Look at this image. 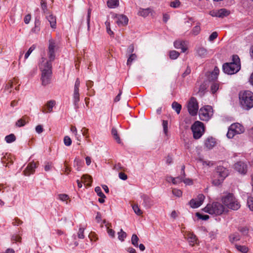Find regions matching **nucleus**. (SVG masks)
Returning <instances> with one entry per match:
<instances>
[{
    "label": "nucleus",
    "mask_w": 253,
    "mask_h": 253,
    "mask_svg": "<svg viewBox=\"0 0 253 253\" xmlns=\"http://www.w3.org/2000/svg\"><path fill=\"white\" fill-rule=\"evenodd\" d=\"M39 67L42 72L41 77L42 84L44 86L46 85L49 83L52 73L51 64L49 62L47 61L45 58L42 57Z\"/></svg>",
    "instance_id": "f257e3e1"
},
{
    "label": "nucleus",
    "mask_w": 253,
    "mask_h": 253,
    "mask_svg": "<svg viewBox=\"0 0 253 253\" xmlns=\"http://www.w3.org/2000/svg\"><path fill=\"white\" fill-rule=\"evenodd\" d=\"M240 103L245 110H249L253 107V93L249 90L241 91L239 94Z\"/></svg>",
    "instance_id": "f03ea898"
},
{
    "label": "nucleus",
    "mask_w": 253,
    "mask_h": 253,
    "mask_svg": "<svg viewBox=\"0 0 253 253\" xmlns=\"http://www.w3.org/2000/svg\"><path fill=\"white\" fill-rule=\"evenodd\" d=\"M241 68L240 60L237 55L232 56V62L224 63L222 66L224 72L227 74H234L239 71Z\"/></svg>",
    "instance_id": "7ed1b4c3"
},
{
    "label": "nucleus",
    "mask_w": 253,
    "mask_h": 253,
    "mask_svg": "<svg viewBox=\"0 0 253 253\" xmlns=\"http://www.w3.org/2000/svg\"><path fill=\"white\" fill-rule=\"evenodd\" d=\"M221 200L224 206L230 210L237 211L241 207V205L238 200L232 193H228L225 196L222 197Z\"/></svg>",
    "instance_id": "20e7f679"
},
{
    "label": "nucleus",
    "mask_w": 253,
    "mask_h": 253,
    "mask_svg": "<svg viewBox=\"0 0 253 253\" xmlns=\"http://www.w3.org/2000/svg\"><path fill=\"white\" fill-rule=\"evenodd\" d=\"M225 210L224 206L218 202H214L212 205L208 204L204 211L211 214L220 215Z\"/></svg>",
    "instance_id": "39448f33"
},
{
    "label": "nucleus",
    "mask_w": 253,
    "mask_h": 253,
    "mask_svg": "<svg viewBox=\"0 0 253 253\" xmlns=\"http://www.w3.org/2000/svg\"><path fill=\"white\" fill-rule=\"evenodd\" d=\"M193 137L195 139H199L203 134L205 128L203 124L200 121H196L191 126Z\"/></svg>",
    "instance_id": "423d86ee"
},
{
    "label": "nucleus",
    "mask_w": 253,
    "mask_h": 253,
    "mask_svg": "<svg viewBox=\"0 0 253 253\" xmlns=\"http://www.w3.org/2000/svg\"><path fill=\"white\" fill-rule=\"evenodd\" d=\"M212 108L210 106L202 108L199 110V115L200 119L204 121H208L212 116Z\"/></svg>",
    "instance_id": "0eeeda50"
},
{
    "label": "nucleus",
    "mask_w": 253,
    "mask_h": 253,
    "mask_svg": "<svg viewBox=\"0 0 253 253\" xmlns=\"http://www.w3.org/2000/svg\"><path fill=\"white\" fill-rule=\"evenodd\" d=\"M189 113L193 116L197 115L199 109L198 103L197 99L194 97H191L187 104Z\"/></svg>",
    "instance_id": "6e6552de"
},
{
    "label": "nucleus",
    "mask_w": 253,
    "mask_h": 253,
    "mask_svg": "<svg viewBox=\"0 0 253 253\" xmlns=\"http://www.w3.org/2000/svg\"><path fill=\"white\" fill-rule=\"evenodd\" d=\"M80 80L78 78H77L75 83L74 93L73 95V103L76 109H78L79 108L78 102L80 101Z\"/></svg>",
    "instance_id": "1a4fd4ad"
},
{
    "label": "nucleus",
    "mask_w": 253,
    "mask_h": 253,
    "mask_svg": "<svg viewBox=\"0 0 253 253\" xmlns=\"http://www.w3.org/2000/svg\"><path fill=\"white\" fill-rule=\"evenodd\" d=\"M205 196L202 194H199L195 199H191L189 202V204L192 208H197L199 207L205 200Z\"/></svg>",
    "instance_id": "9d476101"
},
{
    "label": "nucleus",
    "mask_w": 253,
    "mask_h": 253,
    "mask_svg": "<svg viewBox=\"0 0 253 253\" xmlns=\"http://www.w3.org/2000/svg\"><path fill=\"white\" fill-rule=\"evenodd\" d=\"M227 170L223 167H218L216 171L214 173V177L223 180L227 176Z\"/></svg>",
    "instance_id": "9b49d317"
},
{
    "label": "nucleus",
    "mask_w": 253,
    "mask_h": 253,
    "mask_svg": "<svg viewBox=\"0 0 253 253\" xmlns=\"http://www.w3.org/2000/svg\"><path fill=\"white\" fill-rule=\"evenodd\" d=\"M235 169L239 173L242 174H245L248 169L247 165L243 162H238L234 165Z\"/></svg>",
    "instance_id": "f8f14e48"
},
{
    "label": "nucleus",
    "mask_w": 253,
    "mask_h": 253,
    "mask_svg": "<svg viewBox=\"0 0 253 253\" xmlns=\"http://www.w3.org/2000/svg\"><path fill=\"white\" fill-rule=\"evenodd\" d=\"M143 200L142 205L146 209H150L154 205V201L149 196L143 195L141 196Z\"/></svg>",
    "instance_id": "ddd939ff"
},
{
    "label": "nucleus",
    "mask_w": 253,
    "mask_h": 253,
    "mask_svg": "<svg viewBox=\"0 0 253 253\" xmlns=\"http://www.w3.org/2000/svg\"><path fill=\"white\" fill-rule=\"evenodd\" d=\"M37 167V163L34 162L29 163L26 169L23 171L24 175L29 176L31 174H33Z\"/></svg>",
    "instance_id": "4468645a"
},
{
    "label": "nucleus",
    "mask_w": 253,
    "mask_h": 253,
    "mask_svg": "<svg viewBox=\"0 0 253 253\" xmlns=\"http://www.w3.org/2000/svg\"><path fill=\"white\" fill-rule=\"evenodd\" d=\"M195 51L197 55L201 58H206L208 55V50L204 47L199 45L196 47Z\"/></svg>",
    "instance_id": "2eb2a0df"
},
{
    "label": "nucleus",
    "mask_w": 253,
    "mask_h": 253,
    "mask_svg": "<svg viewBox=\"0 0 253 253\" xmlns=\"http://www.w3.org/2000/svg\"><path fill=\"white\" fill-rule=\"evenodd\" d=\"M174 46L177 49L180 48L182 52H185L187 49V42L180 40L176 41L174 42Z\"/></svg>",
    "instance_id": "dca6fc26"
},
{
    "label": "nucleus",
    "mask_w": 253,
    "mask_h": 253,
    "mask_svg": "<svg viewBox=\"0 0 253 253\" xmlns=\"http://www.w3.org/2000/svg\"><path fill=\"white\" fill-rule=\"evenodd\" d=\"M230 127L237 134H241L245 131L244 126L239 123L233 124L230 126Z\"/></svg>",
    "instance_id": "f3484780"
},
{
    "label": "nucleus",
    "mask_w": 253,
    "mask_h": 253,
    "mask_svg": "<svg viewBox=\"0 0 253 253\" xmlns=\"http://www.w3.org/2000/svg\"><path fill=\"white\" fill-rule=\"evenodd\" d=\"M116 22L119 26L126 25L128 23V18L124 15H119L116 17Z\"/></svg>",
    "instance_id": "a211bd4d"
},
{
    "label": "nucleus",
    "mask_w": 253,
    "mask_h": 253,
    "mask_svg": "<svg viewBox=\"0 0 253 253\" xmlns=\"http://www.w3.org/2000/svg\"><path fill=\"white\" fill-rule=\"evenodd\" d=\"M215 145L216 141L212 137L208 138L205 141V146L208 149H211Z\"/></svg>",
    "instance_id": "6ab92c4d"
},
{
    "label": "nucleus",
    "mask_w": 253,
    "mask_h": 253,
    "mask_svg": "<svg viewBox=\"0 0 253 253\" xmlns=\"http://www.w3.org/2000/svg\"><path fill=\"white\" fill-rule=\"evenodd\" d=\"M46 18L49 21L50 24V27L52 28L55 29L56 27V17L54 16L52 14L48 13L46 15Z\"/></svg>",
    "instance_id": "aec40b11"
},
{
    "label": "nucleus",
    "mask_w": 253,
    "mask_h": 253,
    "mask_svg": "<svg viewBox=\"0 0 253 253\" xmlns=\"http://www.w3.org/2000/svg\"><path fill=\"white\" fill-rule=\"evenodd\" d=\"M185 237L188 240L189 244L191 246H193L197 241L196 236L193 233H188Z\"/></svg>",
    "instance_id": "412c9836"
},
{
    "label": "nucleus",
    "mask_w": 253,
    "mask_h": 253,
    "mask_svg": "<svg viewBox=\"0 0 253 253\" xmlns=\"http://www.w3.org/2000/svg\"><path fill=\"white\" fill-rule=\"evenodd\" d=\"M55 105V101L54 100H50L48 101L46 104L47 110L45 111L43 108L42 110V112L46 113L51 112L52 111V108Z\"/></svg>",
    "instance_id": "4be33fe9"
},
{
    "label": "nucleus",
    "mask_w": 253,
    "mask_h": 253,
    "mask_svg": "<svg viewBox=\"0 0 253 253\" xmlns=\"http://www.w3.org/2000/svg\"><path fill=\"white\" fill-rule=\"evenodd\" d=\"M219 73V70L217 67H215L213 71L210 73L209 76L210 80L213 81L217 78L218 75Z\"/></svg>",
    "instance_id": "5701e85b"
},
{
    "label": "nucleus",
    "mask_w": 253,
    "mask_h": 253,
    "mask_svg": "<svg viewBox=\"0 0 253 253\" xmlns=\"http://www.w3.org/2000/svg\"><path fill=\"white\" fill-rule=\"evenodd\" d=\"M107 6L110 8H114L119 6V0H108L107 2Z\"/></svg>",
    "instance_id": "b1692460"
},
{
    "label": "nucleus",
    "mask_w": 253,
    "mask_h": 253,
    "mask_svg": "<svg viewBox=\"0 0 253 253\" xmlns=\"http://www.w3.org/2000/svg\"><path fill=\"white\" fill-rule=\"evenodd\" d=\"M47 55L49 58V60L47 61L49 62L51 64V62L53 61L55 57V52L52 50V48H48Z\"/></svg>",
    "instance_id": "393cba45"
},
{
    "label": "nucleus",
    "mask_w": 253,
    "mask_h": 253,
    "mask_svg": "<svg viewBox=\"0 0 253 253\" xmlns=\"http://www.w3.org/2000/svg\"><path fill=\"white\" fill-rule=\"evenodd\" d=\"M201 24L200 22H197L196 25L193 28L191 33L194 36L198 35L201 31Z\"/></svg>",
    "instance_id": "a878e982"
},
{
    "label": "nucleus",
    "mask_w": 253,
    "mask_h": 253,
    "mask_svg": "<svg viewBox=\"0 0 253 253\" xmlns=\"http://www.w3.org/2000/svg\"><path fill=\"white\" fill-rule=\"evenodd\" d=\"M82 179L84 183H86V185L87 186H90L91 185V183L92 182V178L89 175L87 174L84 175L82 177Z\"/></svg>",
    "instance_id": "bb28decb"
},
{
    "label": "nucleus",
    "mask_w": 253,
    "mask_h": 253,
    "mask_svg": "<svg viewBox=\"0 0 253 253\" xmlns=\"http://www.w3.org/2000/svg\"><path fill=\"white\" fill-rule=\"evenodd\" d=\"M48 42H49V44H48V48L50 49V48H51L52 50L55 52L57 50V48H58L57 44V42H56V41L52 39H50L49 40Z\"/></svg>",
    "instance_id": "cd10ccee"
},
{
    "label": "nucleus",
    "mask_w": 253,
    "mask_h": 253,
    "mask_svg": "<svg viewBox=\"0 0 253 253\" xmlns=\"http://www.w3.org/2000/svg\"><path fill=\"white\" fill-rule=\"evenodd\" d=\"M217 11L218 13V17L220 18L226 17L230 14V12L225 8H222Z\"/></svg>",
    "instance_id": "c85d7f7f"
},
{
    "label": "nucleus",
    "mask_w": 253,
    "mask_h": 253,
    "mask_svg": "<svg viewBox=\"0 0 253 253\" xmlns=\"http://www.w3.org/2000/svg\"><path fill=\"white\" fill-rule=\"evenodd\" d=\"M172 108L179 114L181 109V105L176 101L173 102L171 105Z\"/></svg>",
    "instance_id": "c756f323"
},
{
    "label": "nucleus",
    "mask_w": 253,
    "mask_h": 253,
    "mask_svg": "<svg viewBox=\"0 0 253 253\" xmlns=\"http://www.w3.org/2000/svg\"><path fill=\"white\" fill-rule=\"evenodd\" d=\"M112 135L113 136L114 138L116 140L118 143H121V141L119 135L118 134L117 130L116 128H113L111 131Z\"/></svg>",
    "instance_id": "7c9ffc66"
},
{
    "label": "nucleus",
    "mask_w": 253,
    "mask_h": 253,
    "mask_svg": "<svg viewBox=\"0 0 253 253\" xmlns=\"http://www.w3.org/2000/svg\"><path fill=\"white\" fill-rule=\"evenodd\" d=\"M240 236L238 233L232 234L229 236L230 241L232 243L240 240Z\"/></svg>",
    "instance_id": "2f4dec72"
},
{
    "label": "nucleus",
    "mask_w": 253,
    "mask_h": 253,
    "mask_svg": "<svg viewBox=\"0 0 253 253\" xmlns=\"http://www.w3.org/2000/svg\"><path fill=\"white\" fill-rule=\"evenodd\" d=\"M85 230L84 227H80L79 230L77 232V237L79 239H83L84 238V231Z\"/></svg>",
    "instance_id": "473e14b6"
},
{
    "label": "nucleus",
    "mask_w": 253,
    "mask_h": 253,
    "mask_svg": "<svg viewBox=\"0 0 253 253\" xmlns=\"http://www.w3.org/2000/svg\"><path fill=\"white\" fill-rule=\"evenodd\" d=\"M16 140V137L13 134H10L5 137V140L8 143L14 142Z\"/></svg>",
    "instance_id": "72a5a7b5"
},
{
    "label": "nucleus",
    "mask_w": 253,
    "mask_h": 253,
    "mask_svg": "<svg viewBox=\"0 0 253 253\" xmlns=\"http://www.w3.org/2000/svg\"><path fill=\"white\" fill-rule=\"evenodd\" d=\"M139 238L136 234H133L131 237V244L136 247H138V242Z\"/></svg>",
    "instance_id": "f704fd0d"
},
{
    "label": "nucleus",
    "mask_w": 253,
    "mask_h": 253,
    "mask_svg": "<svg viewBox=\"0 0 253 253\" xmlns=\"http://www.w3.org/2000/svg\"><path fill=\"white\" fill-rule=\"evenodd\" d=\"M118 238L121 241H124L126 237V233L124 232L123 229H121L120 231L118 233Z\"/></svg>",
    "instance_id": "c9c22d12"
},
{
    "label": "nucleus",
    "mask_w": 253,
    "mask_h": 253,
    "mask_svg": "<svg viewBox=\"0 0 253 253\" xmlns=\"http://www.w3.org/2000/svg\"><path fill=\"white\" fill-rule=\"evenodd\" d=\"M132 209L134 211V212L137 215H141L142 214L143 212L140 210V209L138 207L137 205H134L132 206Z\"/></svg>",
    "instance_id": "e433bc0d"
},
{
    "label": "nucleus",
    "mask_w": 253,
    "mask_h": 253,
    "mask_svg": "<svg viewBox=\"0 0 253 253\" xmlns=\"http://www.w3.org/2000/svg\"><path fill=\"white\" fill-rule=\"evenodd\" d=\"M179 55V53L175 50H171L169 52V57L171 59H176Z\"/></svg>",
    "instance_id": "4c0bfd02"
},
{
    "label": "nucleus",
    "mask_w": 253,
    "mask_h": 253,
    "mask_svg": "<svg viewBox=\"0 0 253 253\" xmlns=\"http://www.w3.org/2000/svg\"><path fill=\"white\" fill-rule=\"evenodd\" d=\"M236 248L242 253H246L248 251V249L245 246L236 245Z\"/></svg>",
    "instance_id": "58836bf2"
},
{
    "label": "nucleus",
    "mask_w": 253,
    "mask_h": 253,
    "mask_svg": "<svg viewBox=\"0 0 253 253\" xmlns=\"http://www.w3.org/2000/svg\"><path fill=\"white\" fill-rule=\"evenodd\" d=\"M150 12V9H143L139 10L138 14L139 15L146 17L148 15L149 13Z\"/></svg>",
    "instance_id": "ea45409f"
},
{
    "label": "nucleus",
    "mask_w": 253,
    "mask_h": 253,
    "mask_svg": "<svg viewBox=\"0 0 253 253\" xmlns=\"http://www.w3.org/2000/svg\"><path fill=\"white\" fill-rule=\"evenodd\" d=\"M26 124V121L24 117L18 120L15 124V125L18 127H21L24 126Z\"/></svg>",
    "instance_id": "a19ab883"
},
{
    "label": "nucleus",
    "mask_w": 253,
    "mask_h": 253,
    "mask_svg": "<svg viewBox=\"0 0 253 253\" xmlns=\"http://www.w3.org/2000/svg\"><path fill=\"white\" fill-rule=\"evenodd\" d=\"M41 6L43 12L44 13L47 11V3L46 0H41Z\"/></svg>",
    "instance_id": "79ce46f5"
},
{
    "label": "nucleus",
    "mask_w": 253,
    "mask_h": 253,
    "mask_svg": "<svg viewBox=\"0 0 253 253\" xmlns=\"http://www.w3.org/2000/svg\"><path fill=\"white\" fill-rule=\"evenodd\" d=\"M95 191L97 193V195L101 198H106L105 195L101 191V188L99 186L95 187Z\"/></svg>",
    "instance_id": "37998d69"
},
{
    "label": "nucleus",
    "mask_w": 253,
    "mask_h": 253,
    "mask_svg": "<svg viewBox=\"0 0 253 253\" xmlns=\"http://www.w3.org/2000/svg\"><path fill=\"white\" fill-rule=\"evenodd\" d=\"M247 205L252 211H253V197H249L247 200Z\"/></svg>",
    "instance_id": "c03bdc74"
},
{
    "label": "nucleus",
    "mask_w": 253,
    "mask_h": 253,
    "mask_svg": "<svg viewBox=\"0 0 253 253\" xmlns=\"http://www.w3.org/2000/svg\"><path fill=\"white\" fill-rule=\"evenodd\" d=\"M136 57L137 56L135 54H131L127 59V65H130L131 63L136 58Z\"/></svg>",
    "instance_id": "a18cd8bd"
},
{
    "label": "nucleus",
    "mask_w": 253,
    "mask_h": 253,
    "mask_svg": "<svg viewBox=\"0 0 253 253\" xmlns=\"http://www.w3.org/2000/svg\"><path fill=\"white\" fill-rule=\"evenodd\" d=\"M64 143L66 146H69L72 144V140L68 136H66L64 138Z\"/></svg>",
    "instance_id": "49530a36"
},
{
    "label": "nucleus",
    "mask_w": 253,
    "mask_h": 253,
    "mask_svg": "<svg viewBox=\"0 0 253 253\" xmlns=\"http://www.w3.org/2000/svg\"><path fill=\"white\" fill-rule=\"evenodd\" d=\"M36 46L35 45H33L31 46L27 51V52L25 54V58L27 59L28 58L30 54L32 52V51L35 49Z\"/></svg>",
    "instance_id": "de8ad7c7"
},
{
    "label": "nucleus",
    "mask_w": 253,
    "mask_h": 253,
    "mask_svg": "<svg viewBox=\"0 0 253 253\" xmlns=\"http://www.w3.org/2000/svg\"><path fill=\"white\" fill-rule=\"evenodd\" d=\"M219 88V85L216 83L212 84L211 87V91L212 93H215Z\"/></svg>",
    "instance_id": "09e8293b"
},
{
    "label": "nucleus",
    "mask_w": 253,
    "mask_h": 253,
    "mask_svg": "<svg viewBox=\"0 0 253 253\" xmlns=\"http://www.w3.org/2000/svg\"><path fill=\"white\" fill-rule=\"evenodd\" d=\"M171 181L173 184H177L178 183L182 182V175L180 176H178L175 178L171 177Z\"/></svg>",
    "instance_id": "8fccbe9b"
},
{
    "label": "nucleus",
    "mask_w": 253,
    "mask_h": 253,
    "mask_svg": "<svg viewBox=\"0 0 253 253\" xmlns=\"http://www.w3.org/2000/svg\"><path fill=\"white\" fill-rule=\"evenodd\" d=\"M196 215L199 218L204 220H206L209 218V216L208 215H203L199 212H197Z\"/></svg>",
    "instance_id": "3c124183"
},
{
    "label": "nucleus",
    "mask_w": 253,
    "mask_h": 253,
    "mask_svg": "<svg viewBox=\"0 0 253 253\" xmlns=\"http://www.w3.org/2000/svg\"><path fill=\"white\" fill-rule=\"evenodd\" d=\"M236 134H237V133L234 131H233L232 129H231L230 127H229L228 132L227 133V136L229 138H232L234 136V135Z\"/></svg>",
    "instance_id": "603ef678"
},
{
    "label": "nucleus",
    "mask_w": 253,
    "mask_h": 253,
    "mask_svg": "<svg viewBox=\"0 0 253 253\" xmlns=\"http://www.w3.org/2000/svg\"><path fill=\"white\" fill-rule=\"evenodd\" d=\"M40 22L39 20H36L35 21V27L32 29V31L33 32H38L40 31Z\"/></svg>",
    "instance_id": "864d4df0"
},
{
    "label": "nucleus",
    "mask_w": 253,
    "mask_h": 253,
    "mask_svg": "<svg viewBox=\"0 0 253 253\" xmlns=\"http://www.w3.org/2000/svg\"><path fill=\"white\" fill-rule=\"evenodd\" d=\"M21 237L18 235H13L11 237V240L13 242H21Z\"/></svg>",
    "instance_id": "5fc2aeb1"
},
{
    "label": "nucleus",
    "mask_w": 253,
    "mask_h": 253,
    "mask_svg": "<svg viewBox=\"0 0 253 253\" xmlns=\"http://www.w3.org/2000/svg\"><path fill=\"white\" fill-rule=\"evenodd\" d=\"M172 194L176 197H180L182 195V191L180 190L174 189L172 190Z\"/></svg>",
    "instance_id": "6e6d98bb"
},
{
    "label": "nucleus",
    "mask_w": 253,
    "mask_h": 253,
    "mask_svg": "<svg viewBox=\"0 0 253 253\" xmlns=\"http://www.w3.org/2000/svg\"><path fill=\"white\" fill-rule=\"evenodd\" d=\"M82 162L79 159H75L74 160V166L77 167V169L78 170H80V168L81 166Z\"/></svg>",
    "instance_id": "4d7b16f0"
},
{
    "label": "nucleus",
    "mask_w": 253,
    "mask_h": 253,
    "mask_svg": "<svg viewBox=\"0 0 253 253\" xmlns=\"http://www.w3.org/2000/svg\"><path fill=\"white\" fill-rule=\"evenodd\" d=\"M58 197L62 201H66L69 198L68 195L65 194H59L58 195Z\"/></svg>",
    "instance_id": "13d9d810"
},
{
    "label": "nucleus",
    "mask_w": 253,
    "mask_h": 253,
    "mask_svg": "<svg viewBox=\"0 0 253 253\" xmlns=\"http://www.w3.org/2000/svg\"><path fill=\"white\" fill-rule=\"evenodd\" d=\"M168 123L167 121L164 120L163 121V126L164 128V131L166 135L167 134L168 129Z\"/></svg>",
    "instance_id": "bf43d9fd"
},
{
    "label": "nucleus",
    "mask_w": 253,
    "mask_h": 253,
    "mask_svg": "<svg viewBox=\"0 0 253 253\" xmlns=\"http://www.w3.org/2000/svg\"><path fill=\"white\" fill-rule=\"evenodd\" d=\"M180 2L178 0H175L170 2V6L176 8L178 7L180 5Z\"/></svg>",
    "instance_id": "052dcab7"
},
{
    "label": "nucleus",
    "mask_w": 253,
    "mask_h": 253,
    "mask_svg": "<svg viewBox=\"0 0 253 253\" xmlns=\"http://www.w3.org/2000/svg\"><path fill=\"white\" fill-rule=\"evenodd\" d=\"M218 34L216 32H213L209 37V40L210 41H213L214 39L217 38Z\"/></svg>",
    "instance_id": "680f3d73"
},
{
    "label": "nucleus",
    "mask_w": 253,
    "mask_h": 253,
    "mask_svg": "<svg viewBox=\"0 0 253 253\" xmlns=\"http://www.w3.org/2000/svg\"><path fill=\"white\" fill-rule=\"evenodd\" d=\"M223 181L221 179L215 178V179L212 180V184L215 186H218L221 184Z\"/></svg>",
    "instance_id": "e2e57ef3"
},
{
    "label": "nucleus",
    "mask_w": 253,
    "mask_h": 253,
    "mask_svg": "<svg viewBox=\"0 0 253 253\" xmlns=\"http://www.w3.org/2000/svg\"><path fill=\"white\" fill-rule=\"evenodd\" d=\"M90 16H91V9H88V11H87V24L88 30H89V22H90Z\"/></svg>",
    "instance_id": "0e129e2a"
},
{
    "label": "nucleus",
    "mask_w": 253,
    "mask_h": 253,
    "mask_svg": "<svg viewBox=\"0 0 253 253\" xmlns=\"http://www.w3.org/2000/svg\"><path fill=\"white\" fill-rule=\"evenodd\" d=\"M184 177L185 176H184L183 175H182V181L184 183H185L186 184H188V185H190V184H192V180L190 179H189V178H185V179H184Z\"/></svg>",
    "instance_id": "69168bd1"
},
{
    "label": "nucleus",
    "mask_w": 253,
    "mask_h": 253,
    "mask_svg": "<svg viewBox=\"0 0 253 253\" xmlns=\"http://www.w3.org/2000/svg\"><path fill=\"white\" fill-rule=\"evenodd\" d=\"M52 167V163L49 162H47L45 164V165L44 166V170L46 171H49L51 169V168Z\"/></svg>",
    "instance_id": "338daca9"
},
{
    "label": "nucleus",
    "mask_w": 253,
    "mask_h": 253,
    "mask_svg": "<svg viewBox=\"0 0 253 253\" xmlns=\"http://www.w3.org/2000/svg\"><path fill=\"white\" fill-rule=\"evenodd\" d=\"M43 130L42 126V125H38L36 127V131L38 133H41Z\"/></svg>",
    "instance_id": "774afa93"
}]
</instances>
